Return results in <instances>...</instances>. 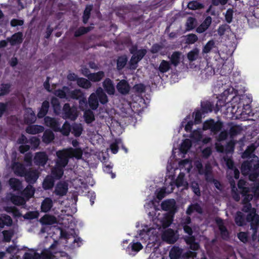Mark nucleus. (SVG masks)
I'll return each mask as SVG.
<instances>
[{"label":"nucleus","instance_id":"1","mask_svg":"<svg viewBox=\"0 0 259 259\" xmlns=\"http://www.w3.org/2000/svg\"><path fill=\"white\" fill-rule=\"evenodd\" d=\"M245 182L242 180H240L238 183L239 188L242 189L243 199L242 210L245 212L249 211L246 217V221L250 223L251 229L253 233L252 235V239L255 240L257 237V230L259 225V215L256 213V210L252 208L249 202L253 198V194L249 193L248 189L244 187Z\"/></svg>","mask_w":259,"mask_h":259},{"label":"nucleus","instance_id":"2","mask_svg":"<svg viewBox=\"0 0 259 259\" xmlns=\"http://www.w3.org/2000/svg\"><path fill=\"white\" fill-rule=\"evenodd\" d=\"M56 155L58 159L56 166L52 169V174L56 179H59L63 175V168L68 164L69 158L81 159L82 151L80 148H69L57 151Z\"/></svg>","mask_w":259,"mask_h":259},{"label":"nucleus","instance_id":"3","mask_svg":"<svg viewBox=\"0 0 259 259\" xmlns=\"http://www.w3.org/2000/svg\"><path fill=\"white\" fill-rule=\"evenodd\" d=\"M259 160L256 156L252 160L245 161L241 165V172L243 175H248L250 180L254 182L259 175Z\"/></svg>","mask_w":259,"mask_h":259},{"label":"nucleus","instance_id":"4","mask_svg":"<svg viewBox=\"0 0 259 259\" xmlns=\"http://www.w3.org/2000/svg\"><path fill=\"white\" fill-rule=\"evenodd\" d=\"M195 165L198 170V173L200 175H204L207 181H214L212 175V168L210 164H206L204 168L201 162L200 161L197 160L195 161Z\"/></svg>","mask_w":259,"mask_h":259},{"label":"nucleus","instance_id":"5","mask_svg":"<svg viewBox=\"0 0 259 259\" xmlns=\"http://www.w3.org/2000/svg\"><path fill=\"white\" fill-rule=\"evenodd\" d=\"M223 124V122L220 121L215 122L214 120L210 119L204 122L203 129L210 130L212 133L216 134L222 130Z\"/></svg>","mask_w":259,"mask_h":259},{"label":"nucleus","instance_id":"6","mask_svg":"<svg viewBox=\"0 0 259 259\" xmlns=\"http://www.w3.org/2000/svg\"><path fill=\"white\" fill-rule=\"evenodd\" d=\"M183 228L184 232L189 235L185 238L186 243L190 245L191 249L197 250L199 248V245L195 242V237L192 236L193 231L192 228L187 225H184Z\"/></svg>","mask_w":259,"mask_h":259},{"label":"nucleus","instance_id":"7","mask_svg":"<svg viewBox=\"0 0 259 259\" xmlns=\"http://www.w3.org/2000/svg\"><path fill=\"white\" fill-rule=\"evenodd\" d=\"M64 117L74 120L77 116V109L75 107L71 108L69 104H65L63 107Z\"/></svg>","mask_w":259,"mask_h":259},{"label":"nucleus","instance_id":"8","mask_svg":"<svg viewBox=\"0 0 259 259\" xmlns=\"http://www.w3.org/2000/svg\"><path fill=\"white\" fill-rule=\"evenodd\" d=\"M68 189V184L65 182H60L56 187L54 193L58 196H63L67 194Z\"/></svg>","mask_w":259,"mask_h":259},{"label":"nucleus","instance_id":"9","mask_svg":"<svg viewBox=\"0 0 259 259\" xmlns=\"http://www.w3.org/2000/svg\"><path fill=\"white\" fill-rule=\"evenodd\" d=\"M42 259H69L68 256L64 252L57 253L53 256L50 251L45 250L42 253Z\"/></svg>","mask_w":259,"mask_h":259},{"label":"nucleus","instance_id":"10","mask_svg":"<svg viewBox=\"0 0 259 259\" xmlns=\"http://www.w3.org/2000/svg\"><path fill=\"white\" fill-rule=\"evenodd\" d=\"M45 124L51 128L54 131H59L60 130V124L58 121L54 118L49 116L45 118Z\"/></svg>","mask_w":259,"mask_h":259},{"label":"nucleus","instance_id":"11","mask_svg":"<svg viewBox=\"0 0 259 259\" xmlns=\"http://www.w3.org/2000/svg\"><path fill=\"white\" fill-rule=\"evenodd\" d=\"M48 159V156L45 152H37L35 154L34 160L36 165L44 166Z\"/></svg>","mask_w":259,"mask_h":259},{"label":"nucleus","instance_id":"12","mask_svg":"<svg viewBox=\"0 0 259 259\" xmlns=\"http://www.w3.org/2000/svg\"><path fill=\"white\" fill-rule=\"evenodd\" d=\"M27 182L30 184L34 183L38 178V173L37 170L30 169L26 171L24 176Z\"/></svg>","mask_w":259,"mask_h":259},{"label":"nucleus","instance_id":"13","mask_svg":"<svg viewBox=\"0 0 259 259\" xmlns=\"http://www.w3.org/2000/svg\"><path fill=\"white\" fill-rule=\"evenodd\" d=\"M12 168L15 174L18 176H24L26 171L24 165L17 162L13 163Z\"/></svg>","mask_w":259,"mask_h":259},{"label":"nucleus","instance_id":"14","mask_svg":"<svg viewBox=\"0 0 259 259\" xmlns=\"http://www.w3.org/2000/svg\"><path fill=\"white\" fill-rule=\"evenodd\" d=\"M162 239L169 243H174L177 241L174 231L171 229L166 230L162 236Z\"/></svg>","mask_w":259,"mask_h":259},{"label":"nucleus","instance_id":"15","mask_svg":"<svg viewBox=\"0 0 259 259\" xmlns=\"http://www.w3.org/2000/svg\"><path fill=\"white\" fill-rule=\"evenodd\" d=\"M7 40L10 43L11 46L20 44L23 40V34L20 32L15 33L11 37H8Z\"/></svg>","mask_w":259,"mask_h":259},{"label":"nucleus","instance_id":"16","mask_svg":"<svg viewBox=\"0 0 259 259\" xmlns=\"http://www.w3.org/2000/svg\"><path fill=\"white\" fill-rule=\"evenodd\" d=\"M176 185L177 187H183V189H188L189 185L187 181L185 179V174L181 172L175 181Z\"/></svg>","mask_w":259,"mask_h":259},{"label":"nucleus","instance_id":"17","mask_svg":"<svg viewBox=\"0 0 259 259\" xmlns=\"http://www.w3.org/2000/svg\"><path fill=\"white\" fill-rule=\"evenodd\" d=\"M116 88L118 91L123 95L128 94L130 89L128 83L125 80H121L120 81L117 83Z\"/></svg>","mask_w":259,"mask_h":259},{"label":"nucleus","instance_id":"18","mask_svg":"<svg viewBox=\"0 0 259 259\" xmlns=\"http://www.w3.org/2000/svg\"><path fill=\"white\" fill-rule=\"evenodd\" d=\"M214 74L213 67L207 64L204 68H201L200 76L202 79H207Z\"/></svg>","mask_w":259,"mask_h":259},{"label":"nucleus","instance_id":"19","mask_svg":"<svg viewBox=\"0 0 259 259\" xmlns=\"http://www.w3.org/2000/svg\"><path fill=\"white\" fill-rule=\"evenodd\" d=\"M130 51L134 56H136V58H137L140 61L142 60L147 53V50L146 49L137 50V47L136 46H132L130 49Z\"/></svg>","mask_w":259,"mask_h":259},{"label":"nucleus","instance_id":"20","mask_svg":"<svg viewBox=\"0 0 259 259\" xmlns=\"http://www.w3.org/2000/svg\"><path fill=\"white\" fill-rule=\"evenodd\" d=\"M53 206V201L51 198L46 197L42 201L41 204V210L44 212H47L51 210Z\"/></svg>","mask_w":259,"mask_h":259},{"label":"nucleus","instance_id":"21","mask_svg":"<svg viewBox=\"0 0 259 259\" xmlns=\"http://www.w3.org/2000/svg\"><path fill=\"white\" fill-rule=\"evenodd\" d=\"M217 224L220 231L221 237L224 239H227L229 238V232L226 227L224 226V222L222 220H217Z\"/></svg>","mask_w":259,"mask_h":259},{"label":"nucleus","instance_id":"22","mask_svg":"<svg viewBox=\"0 0 259 259\" xmlns=\"http://www.w3.org/2000/svg\"><path fill=\"white\" fill-rule=\"evenodd\" d=\"M103 86L109 95H113L115 93V88L113 82L109 78H106L103 82Z\"/></svg>","mask_w":259,"mask_h":259},{"label":"nucleus","instance_id":"23","mask_svg":"<svg viewBox=\"0 0 259 259\" xmlns=\"http://www.w3.org/2000/svg\"><path fill=\"white\" fill-rule=\"evenodd\" d=\"M212 22V19L211 17H207L202 23L199 26L197 29L196 31L198 33H201L206 30L209 26L210 25Z\"/></svg>","mask_w":259,"mask_h":259},{"label":"nucleus","instance_id":"24","mask_svg":"<svg viewBox=\"0 0 259 259\" xmlns=\"http://www.w3.org/2000/svg\"><path fill=\"white\" fill-rule=\"evenodd\" d=\"M176 206V202L174 199H169L162 202L161 206L163 210L172 211Z\"/></svg>","mask_w":259,"mask_h":259},{"label":"nucleus","instance_id":"25","mask_svg":"<svg viewBox=\"0 0 259 259\" xmlns=\"http://www.w3.org/2000/svg\"><path fill=\"white\" fill-rule=\"evenodd\" d=\"M158 220H160V224H159L158 226L163 228L169 226L172 220V217L167 213L165 214L162 218L158 219Z\"/></svg>","mask_w":259,"mask_h":259},{"label":"nucleus","instance_id":"26","mask_svg":"<svg viewBox=\"0 0 259 259\" xmlns=\"http://www.w3.org/2000/svg\"><path fill=\"white\" fill-rule=\"evenodd\" d=\"M40 222L42 225H51L57 223V220L53 215L46 214L40 219Z\"/></svg>","mask_w":259,"mask_h":259},{"label":"nucleus","instance_id":"27","mask_svg":"<svg viewBox=\"0 0 259 259\" xmlns=\"http://www.w3.org/2000/svg\"><path fill=\"white\" fill-rule=\"evenodd\" d=\"M183 253V250L177 246H174L169 252L170 259H179Z\"/></svg>","mask_w":259,"mask_h":259},{"label":"nucleus","instance_id":"28","mask_svg":"<svg viewBox=\"0 0 259 259\" xmlns=\"http://www.w3.org/2000/svg\"><path fill=\"white\" fill-rule=\"evenodd\" d=\"M45 251H43L40 255L36 253L34 250H30L26 252L23 255V259H42V253Z\"/></svg>","mask_w":259,"mask_h":259},{"label":"nucleus","instance_id":"29","mask_svg":"<svg viewBox=\"0 0 259 259\" xmlns=\"http://www.w3.org/2000/svg\"><path fill=\"white\" fill-rule=\"evenodd\" d=\"M88 103L91 108L93 110H96L99 106V101L96 94L95 93H92L88 99Z\"/></svg>","mask_w":259,"mask_h":259},{"label":"nucleus","instance_id":"30","mask_svg":"<svg viewBox=\"0 0 259 259\" xmlns=\"http://www.w3.org/2000/svg\"><path fill=\"white\" fill-rule=\"evenodd\" d=\"M44 131V127L42 126L38 125H29L26 129L27 133L33 135L41 133Z\"/></svg>","mask_w":259,"mask_h":259},{"label":"nucleus","instance_id":"31","mask_svg":"<svg viewBox=\"0 0 259 259\" xmlns=\"http://www.w3.org/2000/svg\"><path fill=\"white\" fill-rule=\"evenodd\" d=\"M105 73L103 71H100L96 73H91L88 75V79L90 81L98 82L103 78Z\"/></svg>","mask_w":259,"mask_h":259},{"label":"nucleus","instance_id":"32","mask_svg":"<svg viewBox=\"0 0 259 259\" xmlns=\"http://www.w3.org/2000/svg\"><path fill=\"white\" fill-rule=\"evenodd\" d=\"M95 93L101 104H104L108 102V97L101 88H98Z\"/></svg>","mask_w":259,"mask_h":259},{"label":"nucleus","instance_id":"33","mask_svg":"<svg viewBox=\"0 0 259 259\" xmlns=\"http://www.w3.org/2000/svg\"><path fill=\"white\" fill-rule=\"evenodd\" d=\"M11 188L14 190H20L23 188L22 182L16 178H11L9 180Z\"/></svg>","mask_w":259,"mask_h":259},{"label":"nucleus","instance_id":"34","mask_svg":"<svg viewBox=\"0 0 259 259\" xmlns=\"http://www.w3.org/2000/svg\"><path fill=\"white\" fill-rule=\"evenodd\" d=\"M181 55L182 53L181 52H174L171 57H169L171 64L175 67L177 66L180 62Z\"/></svg>","mask_w":259,"mask_h":259},{"label":"nucleus","instance_id":"35","mask_svg":"<svg viewBox=\"0 0 259 259\" xmlns=\"http://www.w3.org/2000/svg\"><path fill=\"white\" fill-rule=\"evenodd\" d=\"M50 106L49 102L47 101H44L41 107L37 114V117L39 118L44 117L47 113Z\"/></svg>","mask_w":259,"mask_h":259},{"label":"nucleus","instance_id":"36","mask_svg":"<svg viewBox=\"0 0 259 259\" xmlns=\"http://www.w3.org/2000/svg\"><path fill=\"white\" fill-rule=\"evenodd\" d=\"M77 84L79 87L85 89H88L92 86V83L89 79L82 77L77 79Z\"/></svg>","mask_w":259,"mask_h":259},{"label":"nucleus","instance_id":"37","mask_svg":"<svg viewBox=\"0 0 259 259\" xmlns=\"http://www.w3.org/2000/svg\"><path fill=\"white\" fill-rule=\"evenodd\" d=\"M72 133L75 137H79L81 135L83 131V127L80 123H75L71 126Z\"/></svg>","mask_w":259,"mask_h":259},{"label":"nucleus","instance_id":"38","mask_svg":"<svg viewBox=\"0 0 259 259\" xmlns=\"http://www.w3.org/2000/svg\"><path fill=\"white\" fill-rule=\"evenodd\" d=\"M35 190L30 185L27 186L22 192L23 195L26 198V200H28L32 197L34 193Z\"/></svg>","mask_w":259,"mask_h":259},{"label":"nucleus","instance_id":"39","mask_svg":"<svg viewBox=\"0 0 259 259\" xmlns=\"http://www.w3.org/2000/svg\"><path fill=\"white\" fill-rule=\"evenodd\" d=\"M27 113L24 115L25 121L27 123L33 122L35 120V115L31 109H27Z\"/></svg>","mask_w":259,"mask_h":259},{"label":"nucleus","instance_id":"40","mask_svg":"<svg viewBox=\"0 0 259 259\" xmlns=\"http://www.w3.org/2000/svg\"><path fill=\"white\" fill-rule=\"evenodd\" d=\"M215 47V41L212 39L210 40L204 46L202 52L203 54H208Z\"/></svg>","mask_w":259,"mask_h":259},{"label":"nucleus","instance_id":"41","mask_svg":"<svg viewBox=\"0 0 259 259\" xmlns=\"http://www.w3.org/2000/svg\"><path fill=\"white\" fill-rule=\"evenodd\" d=\"M26 200L24 198L18 196H13L11 198V201L13 203L19 206H24L25 205Z\"/></svg>","mask_w":259,"mask_h":259},{"label":"nucleus","instance_id":"42","mask_svg":"<svg viewBox=\"0 0 259 259\" xmlns=\"http://www.w3.org/2000/svg\"><path fill=\"white\" fill-rule=\"evenodd\" d=\"M199 53V49L195 48L188 53L187 58L190 61H195L198 58Z\"/></svg>","mask_w":259,"mask_h":259},{"label":"nucleus","instance_id":"43","mask_svg":"<svg viewBox=\"0 0 259 259\" xmlns=\"http://www.w3.org/2000/svg\"><path fill=\"white\" fill-rule=\"evenodd\" d=\"M54 139V135L53 133L50 131L47 130L45 132L43 136V141L46 143H49Z\"/></svg>","mask_w":259,"mask_h":259},{"label":"nucleus","instance_id":"44","mask_svg":"<svg viewBox=\"0 0 259 259\" xmlns=\"http://www.w3.org/2000/svg\"><path fill=\"white\" fill-rule=\"evenodd\" d=\"M85 121L87 123H90L95 120L94 114L91 110H87L84 113Z\"/></svg>","mask_w":259,"mask_h":259},{"label":"nucleus","instance_id":"45","mask_svg":"<svg viewBox=\"0 0 259 259\" xmlns=\"http://www.w3.org/2000/svg\"><path fill=\"white\" fill-rule=\"evenodd\" d=\"M54 184V182L51 177L48 176L44 181L43 188L46 189H50L52 188Z\"/></svg>","mask_w":259,"mask_h":259},{"label":"nucleus","instance_id":"46","mask_svg":"<svg viewBox=\"0 0 259 259\" xmlns=\"http://www.w3.org/2000/svg\"><path fill=\"white\" fill-rule=\"evenodd\" d=\"M213 105L209 101H206L201 103V108L203 113L211 112Z\"/></svg>","mask_w":259,"mask_h":259},{"label":"nucleus","instance_id":"47","mask_svg":"<svg viewBox=\"0 0 259 259\" xmlns=\"http://www.w3.org/2000/svg\"><path fill=\"white\" fill-rule=\"evenodd\" d=\"M93 9V5H88L86 7L83 15V22L87 23L90 17L91 12Z\"/></svg>","mask_w":259,"mask_h":259},{"label":"nucleus","instance_id":"48","mask_svg":"<svg viewBox=\"0 0 259 259\" xmlns=\"http://www.w3.org/2000/svg\"><path fill=\"white\" fill-rule=\"evenodd\" d=\"M196 25V20L193 17H189L186 23V29L190 30L195 28Z\"/></svg>","mask_w":259,"mask_h":259},{"label":"nucleus","instance_id":"49","mask_svg":"<svg viewBox=\"0 0 259 259\" xmlns=\"http://www.w3.org/2000/svg\"><path fill=\"white\" fill-rule=\"evenodd\" d=\"M127 58L125 56L119 57L117 60V68L120 70L123 68L126 65Z\"/></svg>","mask_w":259,"mask_h":259},{"label":"nucleus","instance_id":"50","mask_svg":"<svg viewBox=\"0 0 259 259\" xmlns=\"http://www.w3.org/2000/svg\"><path fill=\"white\" fill-rule=\"evenodd\" d=\"M92 27H81L77 29L74 33V36L75 37L80 36L87 32H89L91 29Z\"/></svg>","mask_w":259,"mask_h":259},{"label":"nucleus","instance_id":"51","mask_svg":"<svg viewBox=\"0 0 259 259\" xmlns=\"http://www.w3.org/2000/svg\"><path fill=\"white\" fill-rule=\"evenodd\" d=\"M170 68V64L168 61L162 60L159 65V70L162 73L168 71Z\"/></svg>","mask_w":259,"mask_h":259},{"label":"nucleus","instance_id":"52","mask_svg":"<svg viewBox=\"0 0 259 259\" xmlns=\"http://www.w3.org/2000/svg\"><path fill=\"white\" fill-rule=\"evenodd\" d=\"M191 141L189 139L185 140L181 144V150L183 153H186L187 151L191 147Z\"/></svg>","mask_w":259,"mask_h":259},{"label":"nucleus","instance_id":"53","mask_svg":"<svg viewBox=\"0 0 259 259\" xmlns=\"http://www.w3.org/2000/svg\"><path fill=\"white\" fill-rule=\"evenodd\" d=\"M235 221L236 224L239 226H243L244 224V219L242 212L240 211L237 212L235 218Z\"/></svg>","mask_w":259,"mask_h":259},{"label":"nucleus","instance_id":"54","mask_svg":"<svg viewBox=\"0 0 259 259\" xmlns=\"http://www.w3.org/2000/svg\"><path fill=\"white\" fill-rule=\"evenodd\" d=\"M188 8L191 10L200 9L203 8V6L197 1H192L188 3Z\"/></svg>","mask_w":259,"mask_h":259},{"label":"nucleus","instance_id":"55","mask_svg":"<svg viewBox=\"0 0 259 259\" xmlns=\"http://www.w3.org/2000/svg\"><path fill=\"white\" fill-rule=\"evenodd\" d=\"M193 211H196L198 213H201L202 212V209L201 207L197 204L190 205L187 210V213L190 214Z\"/></svg>","mask_w":259,"mask_h":259},{"label":"nucleus","instance_id":"56","mask_svg":"<svg viewBox=\"0 0 259 259\" xmlns=\"http://www.w3.org/2000/svg\"><path fill=\"white\" fill-rule=\"evenodd\" d=\"M4 240L6 242H10L12 237L14 234V231L13 230L3 231Z\"/></svg>","mask_w":259,"mask_h":259},{"label":"nucleus","instance_id":"57","mask_svg":"<svg viewBox=\"0 0 259 259\" xmlns=\"http://www.w3.org/2000/svg\"><path fill=\"white\" fill-rule=\"evenodd\" d=\"M140 61L137 58H136V56L133 55L130 62L129 67L131 69H136L138 67V63Z\"/></svg>","mask_w":259,"mask_h":259},{"label":"nucleus","instance_id":"58","mask_svg":"<svg viewBox=\"0 0 259 259\" xmlns=\"http://www.w3.org/2000/svg\"><path fill=\"white\" fill-rule=\"evenodd\" d=\"M71 129L70 124L68 122H65L62 128H60L59 131H60L63 135L68 136L70 133Z\"/></svg>","mask_w":259,"mask_h":259},{"label":"nucleus","instance_id":"59","mask_svg":"<svg viewBox=\"0 0 259 259\" xmlns=\"http://www.w3.org/2000/svg\"><path fill=\"white\" fill-rule=\"evenodd\" d=\"M190 187L193 191V192L198 196H200L201 195V192L200 190L199 186L198 184L194 181L191 183Z\"/></svg>","mask_w":259,"mask_h":259},{"label":"nucleus","instance_id":"60","mask_svg":"<svg viewBox=\"0 0 259 259\" xmlns=\"http://www.w3.org/2000/svg\"><path fill=\"white\" fill-rule=\"evenodd\" d=\"M198 40V37L195 34H189L186 36V42L188 44H193Z\"/></svg>","mask_w":259,"mask_h":259},{"label":"nucleus","instance_id":"61","mask_svg":"<svg viewBox=\"0 0 259 259\" xmlns=\"http://www.w3.org/2000/svg\"><path fill=\"white\" fill-rule=\"evenodd\" d=\"M255 149V146L253 144L250 145V146L248 147L246 150L244 152V153H243L242 157L243 158H247V157L249 156L251 153L253 152Z\"/></svg>","mask_w":259,"mask_h":259},{"label":"nucleus","instance_id":"62","mask_svg":"<svg viewBox=\"0 0 259 259\" xmlns=\"http://www.w3.org/2000/svg\"><path fill=\"white\" fill-rule=\"evenodd\" d=\"M70 97L74 99H78L82 96V93L80 90H74L69 92Z\"/></svg>","mask_w":259,"mask_h":259},{"label":"nucleus","instance_id":"63","mask_svg":"<svg viewBox=\"0 0 259 259\" xmlns=\"http://www.w3.org/2000/svg\"><path fill=\"white\" fill-rule=\"evenodd\" d=\"M4 209L7 212L12 213L14 216H18L19 215V211L14 206H7Z\"/></svg>","mask_w":259,"mask_h":259},{"label":"nucleus","instance_id":"64","mask_svg":"<svg viewBox=\"0 0 259 259\" xmlns=\"http://www.w3.org/2000/svg\"><path fill=\"white\" fill-rule=\"evenodd\" d=\"M253 186L252 187V192L254 195L259 199V181L253 183Z\"/></svg>","mask_w":259,"mask_h":259}]
</instances>
